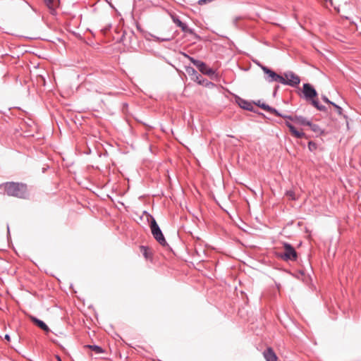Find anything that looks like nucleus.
I'll use <instances>...</instances> for the list:
<instances>
[{"label":"nucleus","instance_id":"f257e3e1","mask_svg":"<svg viewBox=\"0 0 361 361\" xmlns=\"http://www.w3.org/2000/svg\"><path fill=\"white\" fill-rule=\"evenodd\" d=\"M6 193L8 196L25 199L27 197V185L22 183L8 182L4 185Z\"/></svg>","mask_w":361,"mask_h":361},{"label":"nucleus","instance_id":"f03ea898","mask_svg":"<svg viewBox=\"0 0 361 361\" xmlns=\"http://www.w3.org/2000/svg\"><path fill=\"white\" fill-rule=\"evenodd\" d=\"M283 252H278V256L284 261L295 262L297 260L298 254L295 248L287 243H283Z\"/></svg>","mask_w":361,"mask_h":361},{"label":"nucleus","instance_id":"7ed1b4c3","mask_svg":"<svg viewBox=\"0 0 361 361\" xmlns=\"http://www.w3.org/2000/svg\"><path fill=\"white\" fill-rule=\"evenodd\" d=\"M149 226L151 228L152 233L154 238L156 239V240L163 246L167 245L166 240L159 226H158L156 220L152 216H150Z\"/></svg>","mask_w":361,"mask_h":361},{"label":"nucleus","instance_id":"20e7f679","mask_svg":"<svg viewBox=\"0 0 361 361\" xmlns=\"http://www.w3.org/2000/svg\"><path fill=\"white\" fill-rule=\"evenodd\" d=\"M190 61L199 69V71L207 75L212 76L214 75L213 69L209 68L206 63L202 61L195 60L192 57L188 56Z\"/></svg>","mask_w":361,"mask_h":361},{"label":"nucleus","instance_id":"39448f33","mask_svg":"<svg viewBox=\"0 0 361 361\" xmlns=\"http://www.w3.org/2000/svg\"><path fill=\"white\" fill-rule=\"evenodd\" d=\"M283 82L281 84L295 86L300 82V78L292 72H287L283 74Z\"/></svg>","mask_w":361,"mask_h":361},{"label":"nucleus","instance_id":"423d86ee","mask_svg":"<svg viewBox=\"0 0 361 361\" xmlns=\"http://www.w3.org/2000/svg\"><path fill=\"white\" fill-rule=\"evenodd\" d=\"M262 69L264 71V73L267 75V80L269 82H279L280 83L283 82V76L280 75L275 73L274 71H271V69L268 68L266 66H262Z\"/></svg>","mask_w":361,"mask_h":361},{"label":"nucleus","instance_id":"0eeeda50","mask_svg":"<svg viewBox=\"0 0 361 361\" xmlns=\"http://www.w3.org/2000/svg\"><path fill=\"white\" fill-rule=\"evenodd\" d=\"M303 94L307 99H312L317 95L316 90L309 83H305L303 85Z\"/></svg>","mask_w":361,"mask_h":361},{"label":"nucleus","instance_id":"6e6552de","mask_svg":"<svg viewBox=\"0 0 361 361\" xmlns=\"http://www.w3.org/2000/svg\"><path fill=\"white\" fill-rule=\"evenodd\" d=\"M286 125L289 128L291 135L297 138H302L305 136V134L302 131L298 130L292 123L289 121H286Z\"/></svg>","mask_w":361,"mask_h":361},{"label":"nucleus","instance_id":"1a4fd4ad","mask_svg":"<svg viewBox=\"0 0 361 361\" xmlns=\"http://www.w3.org/2000/svg\"><path fill=\"white\" fill-rule=\"evenodd\" d=\"M263 355L267 361H277L278 357L271 348H268L264 353Z\"/></svg>","mask_w":361,"mask_h":361},{"label":"nucleus","instance_id":"9d476101","mask_svg":"<svg viewBox=\"0 0 361 361\" xmlns=\"http://www.w3.org/2000/svg\"><path fill=\"white\" fill-rule=\"evenodd\" d=\"M30 319L31 321L35 324L37 325L39 328H40L41 329H42L43 331H46V332H49V328L48 327V326L44 323L42 321L37 319L36 317H30Z\"/></svg>","mask_w":361,"mask_h":361},{"label":"nucleus","instance_id":"9b49d317","mask_svg":"<svg viewBox=\"0 0 361 361\" xmlns=\"http://www.w3.org/2000/svg\"><path fill=\"white\" fill-rule=\"evenodd\" d=\"M173 21L179 27L181 28L182 31L184 32H188L192 33V30L187 26L186 24L183 23L182 21H180L178 18L173 17Z\"/></svg>","mask_w":361,"mask_h":361},{"label":"nucleus","instance_id":"f8f14e48","mask_svg":"<svg viewBox=\"0 0 361 361\" xmlns=\"http://www.w3.org/2000/svg\"><path fill=\"white\" fill-rule=\"evenodd\" d=\"M294 123L300 126H307L310 125V121H308L306 118L301 116H294Z\"/></svg>","mask_w":361,"mask_h":361},{"label":"nucleus","instance_id":"ddd939ff","mask_svg":"<svg viewBox=\"0 0 361 361\" xmlns=\"http://www.w3.org/2000/svg\"><path fill=\"white\" fill-rule=\"evenodd\" d=\"M44 2L51 13L59 6V0H44Z\"/></svg>","mask_w":361,"mask_h":361},{"label":"nucleus","instance_id":"4468645a","mask_svg":"<svg viewBox=\"0 0 361 361\" xmlns=\"http://www.w3.org/2000/svg\"><path fill=\"white\" fill-rule=\"evenodd\" d=\"M192 79L194 80L195 82H197L200 85H205L207 87H209L210 85H213V83H212L210 82L206 81L204 82V80H202L201 75H200L198 73L196 75H195L193 78H192Z\"/></svg>","mask_w":361,"mask_h":361},{"label":"nucleus","instance_id":"2eb2a0df","mask_svg":"<svg viewBox=\"0 0 361 361\" xmlns=\"http://www.w3.org/2000/svg\"><path fill=\"white\" fill-rule=\"evenodd\" d=\"M85 348L90 349L92 351H93L97 355L104 353V350L100 346H98V345H85Z\"/></svg>","mask_w":361,"mask_h":361},{"label":"nucleus","instance_id":"dca6fc26","mask_svg":"<svg viewBox=\"0 0 361 361\" xmlns=\"http://www.w3.org/2000/svg\"><path fill=\"white\" fill-rule=\"evenodd\" d=\"M241 108L247 110H252V104L250 102H247L246 101L242 100L239 103Z\"/></svg>","mask_w":361,"mask_h":361},{"label":"nucleus","instance_id":"f3484780","mask_svg":"<svg viewBox=\"0 0 361 361\" xmlns=\"http://www.w3.org/2000/svg\"><path fill=\"white\" fill-rule=\"evenodd\" d=\"M308 126H310L311 130L313 132H314L315 133H317V134H322V129L320 128V127L318 125L313 124V123H312L310 122V125H308Z\"/></svg>","mask_w":361,"mask_h":361},{"label":"nucleus","instance_id":"a211bd4d","mask_svg":"<svg viewBox=\"0 0 361 361\" xmlns=\"http://www.w3.org/2000/svg\"><path fill=\"white\" fill-rule=\"evenodd\" d=\"M257 104L259 106H260L262 109H264V110H267V111H271V112H274L276 114H278L276 110L272 109L269 106H267V105H266L264 104H261L259 101L258 102V103Z\"/></svg>","mask_w":361,"mask_h":361},{"label":"nucleus","instance_id":"6ab92c4d","mask_svg":"<svg viewBox=\"0 0 361 361\" xmlns=\"http://www.w3.org/2000/svg\"><path fill=\"white\" fill-rule=\"evenodd\" d=\"M140 252L142 253L144 257L147 259L148 258V249L145 246L140 247Z\"/></svg>","mask_w":361,"mask_h":361},{"label":"nucleus","instance_id":"aec40b11","mask_svg":"<svg viewBox=\"0 0 361 361\" xmlns=\"http://www.w3.org/2000/svg\"><path fill=\"white\" fill-rule=\"evenodd\" d=\"M186 71L189 75L192 76V78L197 74V72L193 68H188Z\"/></svg>","mask_w":361,"mask_h":361},{"label":"nucleus","instance_id":"412c9836","mask_svg":"<svg viewBox=\"0 0 361 361\" xmlns=\"http://www.w3.org/2000/svg\"><path fill=\"white\" fill-rule=\"evenodd\" d=\"M312 105H313L314 106H315L317 109H319V110H320V111H322V110H324V106H320V105L319 104L318 101H317V100H314V99H312Z\"/></svg>","mask_w":361,"mask_h":361},{"label":"nucleus","instance_id":"4be33fe9","mask_svg":"<svg viewBox=\"0 0 361 361\" xmlns=\"http://www.w3.org/2000/svg\"><path fill=\"white\" fill-rule=\"evenodd\" d=\"M308 148L310 151L315 150L317 149V145L314 142L310 141L308 143Z\"/></svg>","mask_w":361,"mask_h":361},{"label":"nucleus","instance_id":"5701e85b","mask_svg":"<svg viewBox=\"0 0 361 361\" xmlns=\"http://www.w3.org/2000/svg\"><path fill=\"white\" fill-rule=\"evenodd\" d=\"M286 195L291 200H295V193L292 190H289L286 192Z\"/></svg>","mask_w":361,"mask_h":361},{"label":"nucleus","instance_id":"b1692460","mask_svg":"<svg viewBox=\"0 0 361 361\" xmlns=\"http://www.w3.org/2000/svg\"><path fill=\"white\" fill-rule=\"evenodd\" d=\"M332 105L336 109V111L338 114H342V109L340 106H337L335 104H332Z\"/></svg>","mask_w":361,"mask_h":361},{"label":"nucleus","instance_id":"393cba45","mask_svg":"<svg viewBox=\"0 0 361 361\" xmlns=\"http://www.w3.org/2000/svg\"><path fill=\"white\" fill-rule=\"evenodd\" d=\"M283 117L294 123V116H283Z\"/></svg>","mask_w":361,"mask_h":361},{"label":"nucleus","instance_id":"a878e982","mask_svg":"<svg viewBox=\"0 0 361 361\" xmlns=\"http://www.w3.org/2000/svg\"><path fill=\"white\" fill-rule=\"evenodd\" d=\"M324 102H326V103H329V104H334L333 102H330V101H329L326 97H324Z\"/></svg>","mask_w":361,"mask_h":361},{"label":"nucleus","instance_id":"bb28decb","mask_svg":"<svg viewBox=\"0 0 361 361\" xmlns=\"http://www.w3.org/2000/svg\"><path fill=\"white\" fill-rule=\"evenodd\" d=\"M5 339L7 340L8 341H10L11 338H10V336L9 335L6 334L5 335Z\"/></svg>","mask_w":361,"mask_h":361},{"label":"nucleus","instance_id":"cd10ccee","mask_svg":"<svg viewBox=\"0 0 361 361\" xmlns=\"http://www.w3.org/2000/svg\"><path fill=\"white\" fill-rule=\"evenodd\" d=\"M56 358L57 361H62L61 357L59 355H56Z\"/></svg>","mask_w":361,"mask_h":361},{"label":"nucleus","instance_id":"c85d7f7f","mask_svg":"<svg viewBox=\"0 0 361 361\" xmlns=\"http://www.w3.org/2000/svg\"><path fill=\"white\" fill-rule=\"evenodd\" d=\"M330 4H331V6H333V2H332L331 0H330Z\"/></svg>","mask_w":361,"mask_h":361},{"label":"nucleus","instance_id":"c756f323","mask_svg":"<svg viewBox=\"0 0 361 361\" xmlns=\"http://www.w3.org/2000/svg\"><path fill=\"white\" fill-rule=\"evenodd\" d=\"M335 9H336L338 12H339V9H338V8H337L336 7H335Z\"/></svg>","mask_w":361,"mask_h":361}]
</instances>
